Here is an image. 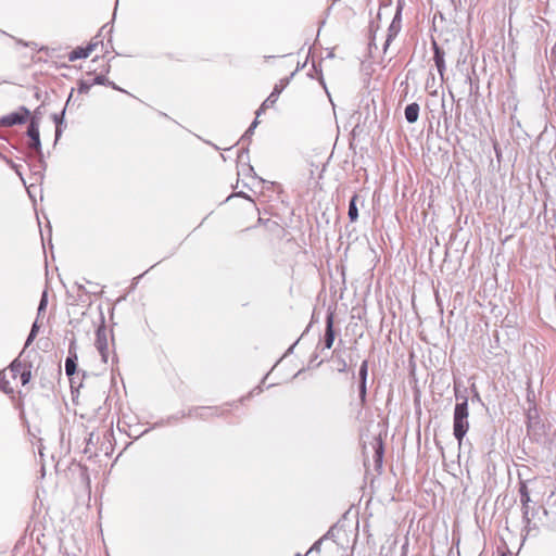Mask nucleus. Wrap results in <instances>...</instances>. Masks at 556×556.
Listing matches in <instances>:
<instances>
[{"label": "nucleus", "mask_w": 556, "mask_h": 556, "mask_svg": "<svg viewBox=\"0 0 556 556\" xmlns=\"http://www.w3.org/2000/svg\"><path fill=\"white\" fill-rule=\"evenodd\" d=\"M336 339V332L333 328V314L329 313L326 317V329L324 336L325 349H331Z\"/></svg>", "instance_id": "9d476101"}, {"label": "nucleus", "mask_w": 556, "mask_h": 556, "mask_svg": "<svg viewBox=\"0 0 556 556\" xmlns=\"http://www.w3.org/2000/svg\"><path fill=\"white\" fill-rule=\"evenodd\" d=\"M237 195L249 199V197L244 192H239Z\"/></svg>", "instance_id": "f704fd0d"}, {"label": "nucleus", "mask_w": 556, "mask_h": 556, "mask_svg": "<svg viewBox=\"0 0 556 556\" xmlns=\"http://www.w3.org/2000/svg\"><path fill=\"white\" fill-rule=\"evenodd\" d=\"M337 363L339 372H345L348 370V364L343 357H338Z\"/></svg>", "instance_id": "bb28decb"}, {"label": "nucleus", "mask_w": 556, "mask_h": 556, "mask_svg": "<svg viewBox=\"0 0 556 556\" xmlns=\"http://www.w3.org/2000/svg\"><path fill=\"white\" fill-rule=\"evenodd\" d=\"M419 111H420V108H419L418 103L413 102V103L407 104L405 108V111H404L405 119L407 121V123H409V124L416 123L419 117Z\"/></svg>", "instance_id": "2eb2a0df"}, {"label": "nucleus", "mask_w": 556, "mask_h": 556, "mask_svg": "<svg viewBox=\"0 0 556 556\" xmlns=\"http://www.w3.org/2000/svg\"><path fill=\"white\" fill-rule=\"evenodd\" d=\"M454 395L456 402H465L468 403L469 400V389L466 388L459 380H454Z\"/></svg>", "instance_id": "ddd939ff"}, {"label": "nucleus", "mask_w": 556, "mask_h": 556, "mask_svg": "<svg viewBox=\"0 0 556 556\" xmlns=\"http://www.w3.org/2000/svg\"><path fill=\"white\" fill-rule=\"evenodd\" d=\"M29 362L22 361L21 355L17 358H15L10 365V371L12 372L13 378L20 376L22 368H24V366H27Z\"/></svg>", "instance_id": "6ab92c4d"}, {"label": "nucleus", "mask_w": 556, "mask_h": 556, "mask_svg": "<svg viewBox=\"0 0 556 556\" xmlns=\"http://www.w3.org/2000/svg\"><path fill=\"white\" fill-rule=\"evenodd\" d=\"M321 543H323V539H319L318 541H316L313 544V546L309 548V551L307 552L306 556L309 555V554H313V553H319L320 552Z\"/></svg>", "instance_id": "c85d7f7f"}, {"label": "nucleus", "mask_w": 556, "mask_h": 556, "mask_svg": "<svg viewBox=\"0 0 556 556\" xmlns=\"http://www.w3.org/2000/svg\"><path fill=\"white\" fill-rule=\"evenodd\" d=\"M108 79L104 75H97L92 80V85H108Z\"/></svg>", "instance_id": "cd10ccee"}, {"label": "nucleus", "mask_w": 556, "mask_h": 556, "mask_svg": "<svg viewBox=\"0 0 556 556\" xmlns=\"http://www.w3.org/2000/svg\"><path fill=\"white\" fill-rule=\"evenodd\" d=\"M216 412V408L213 407H193L189 409L187 414L182 413L181 418L189 417V418H201L206 419L210 416H212Z\"/></svg>", "instance_id": "f8f14e48"}, {"label": "nucleus", "mask_w": 556, "mask_h": 556, "mask_svg": "<svg viewBox=\"0 0 556 556\" xmlns=\"http://www.w3.org/2000/svg\"><path fill=\"white\" fill-rule=\"evenodd\" d=\"M469 392L471 394V402L472 403H481L482 404V400H481V396H480V393L478 391V388L476 386V383H472L469 388Z\"/></svg>", "instance_id": "b1692460"}, {"label": "nucleus", "mask_w": 556, "mask_h": 556, "mask_svg": "<svg viewBox=\"0 0 556 556\" xmlns=\"http://www.w3.org/2000/svg\"><path fill=\"white\" fill-rule=\"evenodd\" d=\"M469 429L468 418L453 416V434L460 444Z\"/></svg>", "instance_id": "1a4fd4ad"}, {"label": "nucleus", "mask_w": 556, "mask_h": 556, "mask_svg": "<svg viewBox=\"0 0 556 556\" xmlns=\"http://www.w3.org/2000/svg\"><path fill=\"white\" fill-rule=\"evenodd\" d=\"M30 331L38 333V331H39L38 318L34 321Z\"/></svg>", "instance_id": "473e14b6"}, {"label": "nucleus", "mask_w": 556, "mask_h": 556, "mask_svg": "<svg viewBox=\"0 0 556 556\" xmlns=\"http://www.w3.org/2000/svg\"><path fill=\"white\" fill-rule=\"evenodd\" d=\"M26 135L29 138L27 147L38 159V165L34 166L35 173H39L41 169L45 170L47 167V164L43 160V153L41 150V141H40V134H39V118L36 115H34L30 118Z\"/></svg>", "instance_id": "f257e3e1"}, {"label": "nucleus", "mask_w": 556, "mask_h": 556, "mask_svg": "<svg viewBox=\"0 0 556 556\" xmlns=\"http://www.w3.org/2000/svg\"><path fill=\"white\" fill-rule=\"evenodd\" d=\"M66 106L59 114H53L52 118L55 124V142L60 139L62 135V124L64 122Z\"/></svg>", "instance_id": "a211bd4d"}, {"label": "nucleus", "mask_w": 556, "mask_h": 556, "mask_svg": "<svg viewBox=\"0 0 556 556\" xmlns=\"http://www.w3.org/2000/svg\"><path fill=\"white\" fill-rule=\"evenodd\" d=\"M432 50H433V61L435 64V67L441 76V79H444V73L446 70L445 66V52L444 50L438 45L435 40H432Z\"/></svg>", "instance_id": "6e6552de"}, {"label": "nucleus", "mask_w": 556, "mask_h": 556, "mask_svg": "<svg viewBox=\"0 0 556 556\" xmlns=\"http://www.w3.org/2000/svg\"><path fill=\"white\" fill-rule=\"evenodd\" d=\"M372 447L375 451V454H374L375 466H376V468H381L382 462H383V453H384L382 440L380 438H376Z\"/></svg>", "instance_id": "4468645a"}, {"label": "nucleus", "mask_w": 556, "mask_h": 556, "mask_svg": "<svg viewBox=\"0 0 556 556\" xmlns=\"http://www.w3.org/2000/svg\"><path fill=\"white\" fill-rule=\"evenodd\" d=\"M357 201H358V195L355 193L351 200H350V203H349V211H348V216L350 218V220L353 223V222H356L357 218H358V208H357Z\"/></svg>", "instance_id": "f3484780"}, {"label": "nucleus", "mask_w": 556, "mask_h": 556, "mask_svg": "<svg viewBox=\"0 0 556 556\" xmlns=\"http://www.w3.org/2000/svg\"><path fill=\"white\" fill-rule=\"evenodd\" d=\"M92 83L91 81H87V80H80L79 81V87H78V92L79 93H88V91L90 90V88L92 87Z\"/></svg>", "instance_id": "a878e982"}, {"label": "nucleus", "mask_w": 556, "mask_h": 556, "mask_svg": "<svg viewBox=\"0 0 556 556\" xmlns=\"http://www.w3.org/2000/svg\"><path fill=\"white\" fill-rule=\"evenodd\" d=\"M37 334L38 333H36V332L29 331L24 349H26L27 346H29L33 343V341L36 339Z\"/></svg>", "instance_id": "c756f323"}, {"label": "nucleus", "mask_w": 556, "mask_h": 556, "mask_svg": "<svg viewBox=\"0 0 556 556\" xmlns=\"http://www.w3.org/2000/svg\"><path fill=\"white\" fill-rule=\"evenodd\" d=\"M295 72L291 73L289 77H285L279 80V84H276L270 94L265 99V105L264 106H274V104L277 102L279 94L282 92V90L289 85L290 80L294 76Z\"/></svg>", "instance_id": "423d86ee"}, {"label": "nucleus", "mask_w": 556, "mask_h": 556, "mask_svg": "<svg viewBox=\"0 0 556 556\" xmlns=\"http://www.w3.org/2000/svg\"><path fill=\"white\" fill-rule=\"evenodd\" d=\"M469 412H468V403L459 402L456 403L454 408V417H462V418H468Z\"/></svg>", "instance_id": "aec40b11"}, {"label": "nucleus", "mask_w": 556, "mask_h": 556, "mask_svg": "<svg viewBox=\"0 0 556 556\" xmlns=\"http://www.w3.org/2000/svg\"><path fill=\"white\" fill-rule=\"evenodd\" d=\"M528 481H520L519 482V494H520V502H521V510H522V521L525 522L526 527H528L531 522L530 518V507L529 503L531 502L530 493L527 486Z\"/></svg>", "instance_id": "20e7f679"}, {"label": "nucleus", "mask_w": 556, "mask_h": 556, "mask_svg": "<svg viewBox=\"0 0 556 556\" xmlns=\"http://www.w3.org/2000/svg\"><path fill=\"white\" fill-rule=\"evenodd\" d=\"M401 7L397 8V11L393 17L391 25L388 28V36L386 42L383 45V51L386 52L391 41L397 36L401 30Z\"/></svg>", "instance_id": "0eeeda50"}, {"label": "nucleus", "mask_w": 556, "mask_h": 556, "mask_svg": "<svg viewBox=\"0 0 556 556\" xmlns=\"http://www.w3.org/2000/svg\"><path fill=\"white\" fill-rule=\"evenodd\" d=\"M296 556H301V554H296ZM306 556V555H305Z\"/></svg>", "instance_id": "e433bc0d"}, {"label": "nucleus", "mask_w": 556, "mask_h": 556, "mask_svg": "<svg viewBox=\"0 0 556 556\" xmlns=\"http://www.w3.org/2000/svg\"><path fill=\"white\" fill-rule=\"evenodd\" d=\"M48 305V293L47 291H43L39 301L38 309H37V317H40V315L46 311Z\"/></svg>", "instance_id": "5701e85b"}, {"label": "nucleus", "mask_w": 556, "mask_h": 556, "mask_svg": "<svg viewBox=\"0 0 556 556\" xmlns=\"http://www.w3.org/2000/svg\"><path fill=\"white\" fill-rule=\"evenodd\" d=\"M257 125H258V121L254 119L253 123L250 125V127L245 130V132L241 137V140L242 141L250 140L251 136L253 135L254 129L256 128Z\"/></svg>", "instance_id": "393cba45"}, {"label": "nucleus", "mask_w": 556, "mask_h": 556, "mask_svg": "<svg viewBox=\"0 0 556 556\" xmlns=\"http://www.w3.org/2000/svg\"><path fill=\"white\" fill-rule=\"evenodd\" d=\"M30 116V111L26 106H20L17 111L4 115L0 118L2 127H12L24 124Z\"/></svg>", "instance_id": "f03ea898"}, {"label": "nucleus", "mask_w": 556, "mask_h": 556, "mask_svg": "<svg viewBox=\"0 0 556 556\" xmlns=\"http://www.w3.org/2000/svg\"><path fill=\"white\" fill-rule=\"evenodd\" d=\"M71 98H72V93L70 94V97L67 98V102H66V105L68 104V102L71 101Z\"/></svg>", "instance_id": "c9c22d12"}, {"label": "nucleus", "mask_w": 556, "mask_h": 556, "mask_svg": "<svg viewBox=\"0 0 556 556\" xmlns=\"http://www.w3.org/2000/svg\"><path fill=\"white\" fill-rule=\"evenodd\" d=\"M100 355H101V358H102V362L103 363H108V358H109V352H108V349H103V350H98Z\"/></svg>", "instance_id": "7c9ffc66"}, {"label": "nucleus", "mask_w": 556, "mask_h": 556, "mask_svg": "<svg viewBox=\"0 0 556 556\" xmlns=\"http://www.w3.org/2000/svg\"><path fill=\"white\" fill-rule=\"evenodd\" d=\"M264 105H265V101L261 104V106L255 112V114H256L255 119H257L261 116V114H263L265 112V110L269 108V106H264Z\"/></svg>", "instance_id": "2f4dec72"}, {"label": "nucleus", "mask_w": 556, "mask_h": 556, "mask_svg": "<svg viewBox=\"0 0 556 556\" xmlns=\"http://www.w3.org/2000/svg\"><path fill=\"white\" fill-rule=\"evenodd\" d=\"M539 424V414L536 407H530L527 413V425L528 428L533 427Z\"/></svg>", "instance_id": "412c9836"}, {"label": "nucleus", "mask_w": 556, "mask_h": 556, "mask_svg": "<svg viewBox=\"0 0 556 556\" xmlns=\"http://www.w3.org/2000/svg\"><path fill=\"white\" fill-rule=\"evenodd\" d=\"M20 378H21V382L23 386H26L30 381V379H31V364L30 363L27 366H24V368H22Z\"/></svg>", "instance_id": "4be33fe9"}, {"label": "nucleus", "mask_w": 556, "mask_h": 556, "mask_svg": "<svg viewBox=\"0 0 556 556\" xmlns=\"http://www.w3.org/2000/svg\"><path fill=\"white\" fill-rule=\"evenodd\" d=\"M74 342L71 343L68 349V356L65 359V374L68 376L71 381V387L74 388V376L78 375L77 371V354L74 351Z\"/></svg>", "instance_id": "39448f33"}, {"label": "nucleus", "mask_w": 556, "mask_h": 556, "mask_svg": "<svg viewBox=\"0 0 556 556\" xmlns=\"http://www.w3.org/2000/svg\"><path fill=\"white\" fill-rule=\"evenodd\" d=\"M97 42H90L87 47H77L68 54V60L71 62L76 61L78 59H85L90 55V53L94 50L97 47Z\"/></svg>", "instance_id": "9b49d317"}, {"label": "nucleus", "mask_w": 556, "mask_h": 556, "mask_svg": "<svg viewBox=\"0 0 556 556\" xmlns=\"http://www.w3.org/2000/svg\"><path fill=\"white\" fill-rule=\"evenodd\" d=\"M367 376H368V361L362 362L358 370V396L361 407H364L367 402Z\"/></svg>", "instance_id": "7ed1b4c3"}, {"label": "nucleus", "mask_w": 556, "mask_h": 556, "mask_svg": "<svg viewBox=\"0 0 556 556\" xmlns=\"http://www.w3.org/2000/svg\"><path fill=\"white\" fill-rule=\"evenodd\" d=\"M97 350L108 349V330L105 326H100L96 331Z\"/></svg>", "instance_id": "dca6fc26"}, {"label": "nucleus", "mask_w": 556, "mask_h": 556, "mask_svg": "<svg viewBox=\"0 0 556 556\" xmlns=\"http://www.w3.org/2000/svg\"><path fill=\"white\" fill-rule=\"evenodd\" d=\"M108 85L111 86L113 89L122 90L119 87H117L113 81H108Z\"/></svg>", "instance_id": "72a5a7b5"}]
</instances>
